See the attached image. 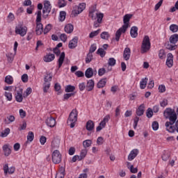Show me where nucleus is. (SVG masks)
<instances>
[{
  "instance_id": "1",
  "label": "nucleus",
  "mask_w": 178,
  "mask_h": 178,
  "mask_svg": "<svg viewBox=\"0 0 178 178\" xmlns=\"http://www.w3.org/2000/svg\"><path fill=\"white\" fill-rule=\"evenodd\" d=\"M133 17V14H127L123 17L124 24L121 28H120L115 33V40L119 41L120 40V36L122 33H126L127 29H129V23H130V19Z\"/></svg>"
},
{
  "instance_id": "2",
  "label": "nucleus",
  "mask_w": 178,
  "mask_h": 178,
  "mask_svg": "<svg viewBox=\"0 0 178 178\" xmlns=\"http://www.w3.org/2000/svg\"><path fill=\"white\" fill-rule=\"evenodd\" d=\"M178 41V34L174 33L172 34L170 38L169 42H167L165 44V47L166 49H169V51H175V49H177V45H176V43Z\"/></svg>"
},
{
  "instance_id": "3",
  "label": "nucleus",
  "mask_w": 178,
  "mask_h": 178,
  "mask_svg": "<svg viewBox=\"0 0 178 178\" xmlns=\"http://www.w3.org/2000/svg\"><path fill=\"white\" fill-rule=\"evenodd\" d=\"M77 116H79V111H77V109L74 108L70 113L67 122L68 126H70L71 129H73V127L76 126V122H77Z\"/></svg>"
},
{
  "instance_id": "4",
  "label": "nucleus",
  "mask_w": 178,
  "mask_h": 178,
  "mask_svg": "<svg viewBox=\"0 0 178 178\" xmlns=\"http://www.w3.org/2000/svg\"><path fill=\"white\" fill-rule=\"evenodd\" d=\"M163 115L165 119H169L170 122L177 120V114H176L175 109H172L171 108H167L163 112Z\"/></svg>"
},
{
  "instance_id": "5",
  "label": "nucleus",
  "mask_w": 178,
  "mask_h": 178,
  "mask_svg": "<svg viewBox=\"0 0 178 178\" xmlns=\"http://www.w3.org/2000/svg\"><path fill=\"white\" fill-rule=\"evenodd\" d=\"M149 49H151L149 37L148 35H145L141 45V54H145V52H148Z\"/></svg>"
},
{
  "instance_id": "6",
  "label": "nucleus",
  "mask_w": 178,
  "mask_h": 178,
  "mask_svg": "<svg viewBox=\"0 0 178 178\" xmlns=\"http://www.w3.org/2000/svg\"><path fill=\"white\" fill-rule=\"evenodd\" d=\"M53 52L54 54H55L56 55V56H59L60 55V57L58 58V68H60L62 67V65H63V62L65 61V52H62L60 54V50H59V49H58V47H55L54 49H53Z\"/></svg>"
},
{
  "instance_id": "7",
  "label": "nucleus",
  "mask_w": 178,
  "mask_h": 178,
  "mask_svg": "<svg viewBox=\"0 0 178 178\" xmlns=\"http://www.w3.org/2000/svg\"><path fill=\"white\" fill-rule=\"evenodd\" d=\"M15 34H19L21 37H24L27 34V27L24 26L22 24H19L15 27Z\"/></svg>"
},
{
  "instance_id": "8",
  "label": "nucleus",
  "mask_w": 178,
  "mask_h": 178,
  "mask_svg": "<svg viewBox=\"0 0 178 178\" xmlns=\"http://www.w3.org/2000/svg\"><path fill=\"white\" fill-rule=\"evenodd\" d=\"M52 162L53 163L58 164L62 162V154L59 150H54L52 153Z\"/></svg>"
},
{
  "instance_id": "9",
  "label": "nucleus",
  "mask_w": 178,
  "mask_h": 178,
  "mask_svg": "<svg viewBox=\"0 0 178 178\" xmlns=\"http://www.w3.org/2000/svg\"><path fill=\"white\" fill-rule=\"evenodd\" d=\"M86 9V3H81L79 6H75V9L72 10V15H74V17H76L78 15H80L83 10Z\"/></svg>"
},
{
  "instance_id": "10",
  "label": "nucleus",
  "mask_w": 178,
  "mask_h": 178,
  "mask_svg": "<svg viewBox=\"0 0 178 178\" xmlns=\"http://www.w3.org/2000/svg\"><path fill=\"white\" fill-rule=\"evenodd\" d=\"M175 123H176V120L167 121L165 122V127H166L167 131H168L169 133H175L176 131V128L175 125L173 126Z\"/></svg>"
},
{
  "instance_id": "11",
  "label": "nucleus",
  "mask_w": 178,
  "mask_h": 178,
  "mask_svg": "<svg viewBox=\"0 0 178 178\" xmlns=\"http://www.w3.org/2000/svg\"><path fill=\"white\" fill-rule=\"evenodd\" d=\"M3 170L5 176H6L8 173L9 175H13L15 173V171L16 170V168L14 166H12L9 168V165L6 163L3 165Z\"/></svg>"
},
{
  "instance_id": "12",
  "label": "nucleus",
  "mask_w": 178,
  "mask_h": 178,
  "mask_svg": "<svg viewBox=\"0 0 178 178\" xmlns=\"http://www.w3.org/2000/svg\"><path fill=\"white\" fill-rule=\"evenodd\" d=\"M42 13H51V2L48 0H46L44 2Z\"/></svg>"
},
{
  "instance_id": "13",
  "label": "nucleus",
  "mask_w": 178,
  "mask_h": 178,
  "mask_svg": "<svg viewBox=\"0 0 178 178\" xmlns=\"http://www.w3.org/2000/svg\"><path fill=\"white\" fill-rule=\"evenodd\" d=\"M46 124L47 126H49V127H55L56 120L53 117L48 118L46 120Z\"/></svg>"
},
{
  "instance_id": "14",
  "label": "nucleus",
  "mask_w": 178,
  "mask_h": 178,
  "mask_svg": "<svg viewBox=\"0 0 178 178\" xmlns=\"http://www.w3.org/2000/svg\"><path fill=\"white\" fill-rule=\"evenodd\" d=\"M35 33L37 35H41L44 33V25L41 23H36Z\"/></svg>"
},
{
  "instance_id": "15",
  "label": "nucleus",
  "mask_w": 178,
  "mask_h": 178,
  "mask_svg": "<svg viewBox=\"0 0 178 178\" xmlns=\"http://www.w3.org/2000/svg\"><path fill=\"white\" fill-rule=\"evenodd\" d=\"M79 41V38L74 37L71 41H70L68 47L70 49H74L77 47V42Z\"/></svg>"
},
{
  "instance_id": "16",
  "label": "nucleus",
  "mask_w": 178,
  "mask_h": 178,
  "mask_svg": "<svg viewBox=\"0 0 178 178\" xmlns=\"http://www.w3.org/2000/svg\"><path fill=\"white\" fill-rule=\"evenodd\" d=\"M15 101L17 102H23V89L20 88L19 90L17 92L15 95Z\"/></svg>"
},
{
  "instance_id": "17",
  "label": "nucleus",
  "mask_w": 178,
  "mask_h": 178,
  "mask_svg": "<svg viewBox=\"0 0 178 178\" xmlns=\"http://www.w3.org/2000/svg\"><path fill=\"white\" fill-rule=\"evenodd\" d=\"M166 65L168 67H172L173 66V54L171 53L167 55Z\"/></svg>"
},
{
  "instance_id": "18",
  "label": "nucleus",
  "mask_w": 178,
  "mask_h": 178,
  "mask_svg": "<svg viewBox=\"0 0 178 178\" xmlns=\"http://www.w3.org/2000/svg\"><path fill=\"white\" fill-rule=\"evenodd\" d=\"M138 155V149H134L131 151L130 154L128 156V161H133L136 156Z\"/></svg>"
},
{
  "instance_id": "19",
  "label": "nucleus",
  "mask_w": 178,
  "mask_h": 178,
  "mask_svg": "<svg viewBox=\"0 0 178 178\" xmlns=\"http://www.w3.org/2000/svg\"><path fill=\"white\" fill-rule=\"evenodd\" d=\"M131 54V51L130 50V48L127 47L124 49L123 53V58L124 60H129V59H130Z\"/></svg>"
},
{
  "instance_id": "20",
  "label": "nucleus",
  "mask_w": 178,
  "mask_h": 178,
  "mask_svg": "<svg viewBox=\"0 0 178 178\" xmlns=\"http://www.w3.org/2000/svg\"><path fill=\"white\" fill-rule=\"evenodd\" d=\"M145 111V106L143 104H140V106L138 108L136 113L137 116H143V115H144Z\"/></svg>"
},
{
  "instance_id": "21",
  "label": "nucleus",
  "mask_w": 178,
  "mask_h": 178,
  "mask_svg": "<svg viewBox=\"0 0 178 178\" xmlns=\"http://www.w3.org/2000/svg\"><path fill=\"white\" fill-rule=\"evenodd\" d=\"M138 28L137 26H132L130 31V35L132 38H137V35H138Z\"/></svg>"
},
{
  "instance_id": "22",
  "label": "nucleus",
  "mask_w": 178,
  "mask_h": 178,
  "mask_svg": "<svg viewBox=\"0 0 178 178\" xmlns=\"http://www.w3.org/2000/svg\"><path fill=\"white\" fill-rule=\"evenodd\" d=\"M55 59V54H49L44 56L43 60L47 63L52 62Z\"/></svg>"
},
{
  "instance_id": "23",
  "label": "nucleus",
  "mask_w": 178,
  "mask_h": 178,
  "mask_svg": "<svg viewBox=\"0 0 178 178\" xmlns=\"http://www.w3.org/2000/svg\"><path fill=\"white\" fill-rule=\"evenodd\" d=\"M60 145V140L58 138H54L51 142V148L52 149H55L56 148H59Z\"/></svg>"
},
{
  "instance_id": "24",
  "label": "nucleus",
  "mask_w": 178,
  "mask_h": 178,
  "mask_svg": "<svg viewBox=\"0 0 178 178\" xmlns=\"http://www.w3.org/2000/svg\"><path fill=\"white\" fill-rule=\"evenodd\" d=\"M94 86H95L94 80L90 79L86 84L87 91H92V90H94Z\"/></svg>"
},
{
  "instance_id": "25",
  "label": "nucleus",
  "mask_w": 178,
  "mask_h": 178,
  "mask_svg": "<svg viewBox=\"0 0 178 178\" xmlns=\"http://www.w3.org/2000/svg\"><path fill=\"white\" fill-rule=\"evenodd\" d=\"M95 126V125L94 124V122L92 120H88L86 122V130H88V131H92Z\"/></svg>"
},
{
  "instance_id": "26",
  "label": "nucleus",
  "mask_w": 178,
  "mask_h": 178,
  "mask_svg": "<svg viewBox=\"0 0 178 178\" xmlns=\"http://www.w3.org/2000/svg\"><path fill=\"white\" fill-rule=\"evenodd\" d=\"M109 119H111V116L109 115H106L104 120L99 123V126L104 129L106 126V123L109 122Z\"/></svg>"
},
{
  "instance_id": "27",
  "label": "nucleus",
  "mask_w": 178,
  "mask_h": 178,
  "mask_svg": "<svg viewBox=\"0 0 178 178\" xmlns=\"http://www.w3.org/2000/svg\"><path fill=\"white\" fill-rule=\"evenodd\" d=\"M85 76L87 79H91L92 76H94V72L92 71V68L89 67L85 72Z\"/></svg>"
},
{
  "instance_id": "28",
  "label": "nucleus",
  "mask_w": 178,
  "mask_h": 178,
  "mask_svg": "<svg viewBox=\"0 0 178 178\" xmlns=\"http://www.w3.org/2000/svg\"><path fill=\"white\" fill-rule=\"evenodd\" d=\"M3 151H4L5 156H9L12 152V150H10V148H9L8 145H4L3 146Z\"/></svg>"
},
{
  "instance_id": "29",
  "label": "nucleus",
  "mask_w": 178,
  "mask_h": 178,
  "mask_svg": "<svg viewBox=\"0 0 178 178\" xmlns=\"http://www.w3.org/2000/svg\"><path fill=\"white\" fill-rule=\"evenodd\" d=\"M74 27L72 24H68L65 26V31L67 34H72L73 33Z\"/></svg>"
},
{
  "instance_id": "30",
  "label": "nucleus",
  "mask_w": 178,
  "mask_h": 178,
  "mask_svg": "<svg viewBox=\"0 0 178 178\" xmlns=\"http://www.w3.org/2000/svg\"><path fill=\"white\" fill-rule=\"evenodd\" d=\"M147 83H148V78L145 77L142 79L141 81L140 82V87L141 90H144V88L147 87Z\"/></svg>"
},
{
  "instance_id": "31",
  "label": "nucleus",
  "mask_w": 178,
  "mask_h": 178,
  "mask_svg": "<svg viewBox=\"0 0 178 178\" xmlns=\"http://www.w3.org/2000/svg\"><path fill=\"white\" fill-rule=\"evenodd\" d=\"M97 88H104L105 86H106V78L101 79L98 83H97Z\"/></svg>"
},
{
  "instance_id": "32",
  "label": "nucleus",
  "mask_w": 178,
  "mask_h": 178,
  "mask_svg": "<svg viewBox=\"0 0 178 178\" xmlns=\"http://www.w3.org/2000/svg\"><path fill=\"white\" fill-rule=\"evenodd\" d=\"M87 152L88 150L87 149H83L81 150L80 155L79 156V161H83V159H84L86 158V156H87Z\"/></svg>"
},
{
  "instance_id": "33",
  "label": "nucleus",
  "mask_w": 178,
  "mask_h": 178,
  "mask_svg": "<svg viewBox=\"0 0 178 178\" xmlns=\"http://www.w3.org/2000/svg\"><path fill=\"white\" fill-rule=\"evenodd\" d=\"M10 133V129L6 128L5 130H3L1 133L0 137H1L2 138H5V137H8V136H9Z\"/></svg>"
},
{
  "instance_id": "34",
  "label": "nucleus",
  "mask_w": 178,
  "mask_h": 178,
  "mask_svg": "<svg viewBox=\"0 0 178 178\" xmlns=\"http://www.w3.org/2000/svg\"><path fill=\"white\" fill-rule=\"evenodd\" d=\"M100 37L102 40H109V38L111 37V35L109 34V32L104 31L101 33Z\"/></svg>"
},
{
  "instance_id": "35",
  "label": "nucleus",
  "mask_w": 178,
  "mask_h": 178,
  "mask_svg": "<svg viewBox=\"0 0 178 178\" xmlns=\"http://www.w3.org/2000/svg\"><path fill=\"white\" fill-rule=\"evenodd\" d=\"M44 83H50L49 81H52V74L47 73L44 77Z\"/></svg>"
},
{
  "instance_id": "36",
  "label": "nucleus",
  "mask_w": 178,
  "mask_h": 178,
  "mask_svg": "<svg viewBox=\"0 0 178 178\" xmlns=\"http://www.w3.org/2000/svg\"><path fill=\"white\" fill-rule=\"evenodd\" d=\"M92 145V140H86L83 142V146L84 148H88L89 147H91Z\"/></svg>"
},
{
  "instance_id": "37",
  "label": "nucleus",
  "mask_w": 178,
  "mask_h": 178,
  "mask_svg": "<svg viewBox=\"0 0 178 178\" xmlns=\"http://www.w3.org/2000/svg\"><path fill=\"white\" fill-rule=\"evenodd\" d=\"M5 83L7 84H13V77L10 75H8L5 77Z\"/></svg>"
},
{
  "instance_id": "38",
  "label": "nucleus",
  "mask_w": 178,
  "mask_h": 178,
  "mask_svg": "<svg viewBox=\"0 0 178 178\" xmlns=\"http://www.w3.org/2000/svg\"><path fill=\"white\" fill-rule=\"evenodd\" d=\"M76 90V87L72 86V85H67L65 88V92H73Z\"/></svg>"
},
{
  "instance_id": "39",
  "label": "nucleus",
  "mask_w": 178,
  "mask_h": 178,
  "mask_svg": "<svg viewBox=\"0 0 178 178\" xmlns=\"http://www.w3.org/2000/svg\"><path fill=\"white\" fill-rule=\"evenodd\" d=\"M34 140V133L33 131H29L27 135V141L31 143Z\"/></svg>"
},
{
  "instance_id": "40",
  "label": "nucleus",
  "mask_w": 178,
  "mask_h": 178,
  "mask_svg": "<svg viewBox=\"0 0 178 178\" xmlns=\"http://www.w3.org/2000/svg\"><path fill=\"white\" fill-rule=\"evenodd\" d=\"M97 54V55H100L101 58H104V56H105V55H106V51H105V50H104V49L99 48V49H98Z\"/></svg>"
},
{
  "instance_id": "41",
  "label": "nucleus",
  "mask_w": 178,
  "mask_h": 178,
  "mask_svg": "<svg viewBox=\"0 0 178 178\" xmlns=\"http://www.w3.org/2000/svg\"><path fill=\"white\" fill-rule=\"evenodd\" d=\"M154 115V111H152V108H149L147 110L146 112V116L147 118H148L149 119H151V118Z\"/></svg>"
},
{
  "instance_id": "42",
  "label": "nucleus",
  "mask_w": 178,
  "mask_h": 178,
  "mask_svg": "<svg viewBox=\"0 0 178 178\" xmlns=\"http://www.w3.org/2000/svg\"><path fill=\"white\" fill-rule=\"evenodd\" d=\"M52 29V25L51 24H47L45 28L43 29L44 34H47Z\"/></svg>"
},
{
  "instance_id": "43",
  "label": "nucleus",
  "mask_w": 178,
  "mask_h": 178,
  "mask_svg": "<svg viewBox=\"0 0 178 178\" xmlns=\"http://www.w3.org/2000/svg\"><path fill=\"white\" fill-rule=\"evenodd\" d=\"M170 30L172 31V33H177L178 31V26L177 24H171L170 26Z\"/></svg>"
},
{
  "instance_id": "44",
  "label": "nucleus",
  "mask_w": 178,
  "mask_h": 178,
  "mask_svg": "<svg viewBox=\"0 0 178 178\" xmlns=\"http://www.w3.org/2000/svg\"><path fill=\"white\" fill-rule=\"evenodd\" d=\"M100 31H101V29H98L97 31L91 32L89 35L90 38H94V37H97V35L99 34Z\"/></svg>"
},
{
  "instance_id": "45",
  "label": "nucleus",
  "mask_w": 178,
  "mask_h": 178,
  "mask_svg": "<svg viewBox=\"0 0 178 178\" xmlns=\"http://www.w3.org/2000/svg\"><path fill=\"white\" fill-rule=\"evenodd\" d=\"M49 87H51V83H43L44 92H48V90H49Z\"/></svg>"
},
{
  "instance_id": "46",
  "label": "nucleus",
  "mask_w": 178,
  "mask_h": 178,
  "mask_svg": "<svg viewBox=\"0 0 178 178\" xmlns=\"http://www.w3.org/2000/svg\"><path fill=\"white\" fill-rule=\"evenodd\" d=\"M98 23H102V19H104V13H96Z\"/></svg>"
},
{
  "instance_id": "47",
  "label": "nucleus",
  "mask_w": 178,
  "mask_h": 178,
  "mask_svg": "<svg viewBox=\"0 0 178 178\" xmlns=\"http://www.w3.org/2000/svg\"><path fill=\"white\" fill-rule=\"evenodd\" d=\"M159 56L160 59H165L166 57V54L165 53L164 49H161L159 53Z\"/></svg>"
},
{
  "instance_id": "48",
  "label": "nucleus",
  "mask_w": 178,
  "mask_h": 178,
  "mask_svg": "<svg viewBox=\"0 0 178 178\" xmlns=\"http://www.w3.org/2000/svg\"><path fill=\"white\" fill-rule=\"evenodd\" d=\"M92 54L88 53L86 58V63H90L92 60Z\"/></svg>"
},
{
  "instance_id": "49",
  "label": "nucleus",
  "mask_w": 178,
  "mask_h": 178,
  "mask_svg": "<svg viewBox=\"0 0 178 178\" xmlns=\"http://www.w3.org/2000/svg\"><path fill=\"white\" fill-rule=\"evenodd\" d=\"M108 66H115L116 65V60L113 58H110L108 63Z\"/></svg>"
},
{
  "instance_id": "50",
  "label": "nucleus",
  "mask_w": 178,
  "mask_h": 178,
  "mask_svg": "<svg viewBox=\"0 0 178 178\" xmlns=\"http://www.w3.org/2000/svg\"><path fill=\"white\" fill-rule=\"evenodd\" d=\"M152 127L154 131H156V130L159 129V124L158 123V122L154 121L152 122Z\"/></svg>"
},
{
  "instance_id": "51",
  "label": "nucleus",
  "mask_w": 178,
  "mask_h": 178,
  "mask_svg": "<svg viewBox=\"0 0 178 178\" xmlns=\"http://www.w3.org/2000/svg\"><path fill=\"white\" fill-rule=\"evenodd\" d=\"M66 19V12L60 11V22H63Z\"/></svg>"
},
{
  "instance_id": "52",
  "label": "nucleus",
  "mask_w": 178,
  "mask_h": 178,
  "mask_svg": "<svg viewBox=\"0 0 178 178\" xmlns=\"http://www.w3.org/2000/svg\"><path fill=\"white\" fill-rule=\"evenodd\" d=\"M41 16H42V13H41V10H38L37 13V17H36V23H41Z\"/></svg>"
},
{
  "instance_id": "53",
  "label": "nucleus",
  "mask_w": 178,
  "mask_h": 178,
  "mask_svg": "<svg viewBox=\"0 0 178 178\" xmlns=\"http://www.w3.org/2000/svg\"><path fill=\"white\" fill-rule=\"evenodd\" d=\"M58 3L59 8H65V6L67 5V3L65 0H58Z\"/></svg>"
},
{
  "instance_id": "54",
  "label": "nucleus",
  "mask_w": 178,
  "mask_h": 178,
  "mask_svg": "<svg viewBox=\"0 0 178 178\" xmlns=\"http://www.w3.org/2000/svg\"><path fill=\"white\" fill-rule=\"evenodd\" d=\"M60 40L63 41V42H66V41H67V35H66L65 33H62L60 35Z\"/></svg>"
},
{
  "instance_id": "55",
  "label": "nucleus",
  "mask_w": 178,
  "mask_h": 178,
  "mask_svg": "<svg viewBox=\"0 0 178 178\" xmlns=\"http://www.w3.org/2000/svg\"><path fill=\"white\" fill-rule=\"evenodd\" d=\"M74 95V93H66L64 95V99L63 101H67L70 98V97H73Z\"/></svg>"
},
{
  "instance_id": "56",
  "label": "nucleus",
  "mask_w": 178,
  "mask_h": 178,
  "mask_svg": "<svg viewBox=\"0 0 178 178\" xmlns=\"http://www.w3.org/2000/svg\"><path fill=\"white\" fill-rule=\"evenodd\" d=\"M162 3H163V0H160L159 2L155 5L154 10H158L161 6H162Z\"/></svg>"
},
{
  "instance_id": "57",
  "label": "nucleus",
  "mask_w": 178,
  "mask_h": 178,
  "mask_svg": "<svg viewBox=\"0 0 178 178\" xmlns=\"http://www.w3.org/2000/svg\"><path fill=\"white\" fill-rule=\"evenodd\" d=\"M22 81L23 83H27L29 81V75H27V74H24L22 76Z\"/></svg>"
},
{
  "instance_id": "58",
  "label": "nucleus",
  "mask_w": 178,
  "mask_h": 178,
  "mask_svg": "<svg viewBox=\"0 0 178 178\" xmlns=\"http://www.w3.org/2000/svg\"><path fill=\"white\" fill-rule=\"evenodd\" d=\"M105 73H107L106 70H105V68L103 67V68L99 69L98 70L99 76H104Z\"/></svg>"
},
{
  "instance_id": "59",
  "label": "nucleus",
  "mask_w": 178,
  "mask_h": 178,
  "mask_svg": "<svg viewBox=\"0 0 178 178\" xmlns=\"http://www.w3.org/2000/svg\"><path fill=\"white\" fill-rule=\"evenodd\" d=\"M165 91H166V87L165 86V85H160L159 86V92H165Z\"/></svg>"
},
{
  "instance_id": "60",
  "label": "nucleus",
  "mask_w": 178,
  "mask_h": 178,
  "mask_svg": "<svg viewBox=\"0 0 178 178\" xmlns=\"http://www.w3.org/2000/svg\"><path fill=\"white\" fill-rule=\"evenodd\" d=\"M40 143L42 145H44L47 143V137L42 136L40 138Z\"/></svg>"
},
{
  "instance_id": "61",
  "label": "nucleus",
  "mask_w": 178,
  "mask_h": 178,
  "mask_svg": "<svg viewBox=\"0 0 178 178\" xmlns=\"http://www.w3.org/2000/svg\"><path fill=\"white\" fill-rule=\"evenodd\" d=\"M129 170L131 173H137L138 172V169L137 168H134V165H131L129 168Z\"/></svg>"
},
{
  "instance_id": "62",
  "label": "nucleus",
  "mask_w": 178,
  "mask_h": 178,
  "mask_svg": "<svg viewBox=\"0 0 178 178\" xmlns=\"http://www.w3.org/2000/svg\"><path fill=\"white\" fill-rule=\"evenodd\" d=\"M5 97L8 99V101H12V93L11 92H5Z\"/></svg>"
},
{
  "instance_id": "63",
  "label": "nucleus",
  "mask_w": 178,
  "mask_h": 178,
  "mask_svg": "<svg viewBox=\"0 0 178 178\" xmlns=\"http://www.w3.org/2000/svg\"><path fill=\"white\" fill-rule=\"evenodd\" d=\"M7 58H8V62H13V54H6Z\"/></svg>"
},
{
  "instance_id": "64",
  "label": "nucleus",
  "mask_w": 178,
  "mask_h": 178,
  "mask_svg": "<svg viewBox=\"0 0 178 178\" xmlns=\"http://www.w3.org/2000/svg\"><path fill=\"white\" fill-rule=\"evenodd\" d=\"M31 0H25L23 3V6H32Z\"/></svg>"
}]
</instances>
